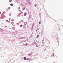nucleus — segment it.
Wrapping results in <instances>:
<instances>
[{"label": "nucleus", "instance_id": "obj_6", "mask_svg": "<svg viewBox=\"0 0 63 63\" xmlns=\"http://www.w3.org/2000/svg\"><path fill=\"white\" fill-rule=\"evenodd\" d=\"M13 34L14 35H16V33L14 32H13Z\"/></svg>", "mask_w": 63, "mask_h": 63}, {"label": "nucleus", "instance_id": "obj_23", "mask_svg": "<svg viewBox=\"0 0 63 63\" xmlns=\"http://www.w3.org/2000/svg\"><path fill=\"white\" fill-rule=\"evenodd\" d=\"M37 31H38V30H36V32H37Z\"/></svg>", "mask_w": 63, "mask_h": 63}, {"label": "nucleus", "instance_id": "obj_17", "mask_svg": "<svg viewBox=\"0 0 63 63\" xmlns=\"http://www.w3.org/2000/svg\"><path fill=\"white\" fill-rule=\"evenodd\" d=\"M20 7H19V8H18V9H20Z\"/></svg>", "mask_w": 63, "mask_h": 63}, {"label": "nucleus", "instance_id": "obj_13", "mask_svg": "<svg viewBox=\"0 0 63 63\" xmlns=\"http://www.w3.org/2000/svg\"><path fill=\"white\" fill-rule=\"evenodd\" d=\"M53 56H54V53H53Z\"/></svg>", "mask_w": 63, "mask_h": 63}, {"label": "nucleus", "instance_id": "obj_12", "mask_svg": "<svg viewBox=\"0 0 63 63\" xmlns=\"http://www.w3.org/2000/svg\"><path fill=\"white\" fill-rule=\"evenodd\" d=\"M25 45H26V46H27V45H28V44L26 43L25 44Z\"/></svg>", "mask_w": 63, "mask_h": 63}, {"label": "nucleus", "instance_id": "obj_16", "mask_svg": "<svg viewBox=\"0 0 63 63\" xmlns=\"http://www.w3.org/2000/svg\"><path fill=\"white\" fill-rule=\"evenodd\" d=\"M27 60H29V58H28L27 59Z\"/></svg>", "mask_w": 63, "mask_h": 63}, {"label": "nucleus", "instance_id": "obj_8", "mask_svg": "<svg viewBox=\"0 0 63 63\" xmlns=\"http://www.w3.org/2000/svg\"><path fill=\"white\" fill-rule=\"evenodd\" d=\"M10 5L11 6H13V4L12 3Z\"/></svg>", "mask_w": 63, "mask_h": 63}, {"label": "nucleus", "instance_id": "obj_4", "mask_svg": "<svg viewBox=\"0 0 63 63\" xmlns=\"http://www.w3.org/2000/svg\"><path fill=\"white\" fill-rule=\"evenodd\" d=\"M20 27H22L23 26L22 25H21L20 26Z\"/></svg>", "mask_w": 63, "mask_h": 63}, {"label": "nucleus", "instance_id": "obj_9", "mask_svg": "<svg viewBox=\"0 0 63 63\" xmlns=\"http://www.w3.org/2000/svg\"><path fill=\"white\" fill-rule=\"evenodd\" d=\"M33 35H32V34H31V36L30 37V38H31V37H32V36Z\"/></svg>", "mask_w": 63, "mask_h": 63}, {"label": "nucleus", "instance_id": "obj_15", "mask_svg": "<svg viewBox=\"0 0 63 63\" xmlns=\"http://www.w3.org/2000/svg\"><path fill=\"white\" fill-rule=\"evenodd\" d=\"M39 24H41V21H40L39 22Z\"/></svg>", "mask_w": 63, "mask_h": 63}, {"label": "nucleus", "instance_id": "obj_24", "mask_svg": "<svg viewBox=\"0 0 63 63\" xmlns=\"http://www.w3.org/2000/svg\"><path fill=\"white\" fill-rule=\"evenodd\" d=\"M30 54H29V55H30Z\"/></svg>", "mask_w": 63, "mask_h": 63}, {"label": "nucleus", "instance_id": "obj_10", "mask_svg": "<svg viewBox=\"0 0 63 63\" xmlns=\"http://www.w3.org/2000/svg\"><path fill=\"white\" fill-rule=\"evenodd\" d=\"M11 1H12V0H9V2H11Z\"/></svg>", "mask_w": 63, "mask_h": 63}, {"label": "nucleus", "instance_id": "obj_20", "mask_svg": "<svg viewBox=\"0 0 63 63\" xmlns=\"http://www.w3.org/2000/svg\"><path fill=\"white\" fill-rule=\"evenodd\" d=\"M36 47H38V46H36Z\"/></svg>", "mask_w": 63, "mask_h": 63}, {"label": "nucleus", "instance_id": "obj_11", "mask_svg": "<svg viewBox=\"0 0 63 63\" xmlns=\"http://www.w3.org/2000/svg\"><path fill=\"white\" fill-rule=\"evenodd\" d=\"M38 37H39V35H38L36 37V38H38Z\"/></svg>", "mask_w": 63, "mask_h": 63}, {"label": "nucleus", "instance_id": "obj_14", "mask_svg": "<svg viewBox=\"0 0 63 63\" xmlns=\"http://www.w3.org/2000/svg\"><path fill=\"white\" fill-rule=\"evenodd\" d=\"M34 6H35V7H36V6H37V5L35 4V5Z\"/></svg>", "mask_w": 63, "mask_h": 63}, {"label": "nucleus", "instance_id": "obj_7", "mask_svg": "<svg viewBox=\"0 0 63 63\" xmlns=\"http://www.w3.org/2000/svg\"><path fill=\"white\" fill-rule=\"evenodd\" d=\"M24 60H26V57H24Z\"/></svg>", "mask_w": 63, "mask_h": 63}, {"label": "nucleus", "instance_id": "obj_22", "mask_svg": "<svg viewBox=\"0 0 63 63\" xmlns=\"http://www.w3.org/2000/svg\"><path fill=\"white\" fill-rule=\"evenodd\" d=\"M19 12H20V10H19Z\"/></svg>", "mask_w": 63, "mask_h": 63}, {"label": "nucleus", "instance_id": "obj_2", "mask_svg": "<svg viewBox=\"0 0 63 63\" xmlns=\"http://www.w3.org/2000/svg\"><path fill=\"white\" fill-rule=\"evenodd\" d=\"M34 26V24L33 23L32 24V27H33Z\"/></svg>", "mask_w": 63, "mask_h": 63}, {"label": "nucleus", "instance_id": "obj_18", "mask_svg": "<svg viewBox=\"0 0 63 63\" xmlns=\"http://www.w3.org/2000/svg\"><path fill=\"white\" fill-rule=\"evenodd\" d=\"M8 9H10V7H9L8 8Z\"/></svg>", "mask_w": 63, "mask_h": 63}, {"label": "nucleus", "instance_id": "obj_21", "mask_svg": "<svg viewBox=\"0 0 63 63\" xmlns=\"http://www.w3.org/2000/svg\"><path fill=\"white\" fill-rule=\"evenodd\" d=\"M25 5H27V3H26L25 4Z\"/></svg>", "mask_w": 63, "mask_h": 63}, {"label": "nucleus", "instance_id": "obj_25", "mask_svg": "<svg viewBox=\"0 0 63 63\" xmlns=\"http://www.w3.org/2000/svg\"><path fill=\"white\" fill-rule=\"evenodd\" d=\"M5 27H7V26H5Z\"/></svg>", "mask_w": 63, "mask_h": 63}, {"label": "nucleus", "instance_id": "obj_19", "mask_svg": "<svg viewBox=\"0 0 63 63\" xmlns=\"http://www.w3.org/2000/svg\"><path fill=\"white\" fill-rule=\"evenodd\" d=\"M21 14H23V12H21Z\"/></svg>", "mask_w": 63, "mask_h": 63}, {"label": "nucleus", "instance_id": "obj_5", "mask_svg": "<svg viewBox=\"0 0 63 63\" xmlns=\"http://www.w3.org/2000/svg\"><path fill=\"white\" fill-rule=\"evenodd\" d=\"M27 22H25V23H24V24L25 25H26V24H27Z\"/></svg>", "mask_w": 63, "mask_h": 63}, {"label": "nucleus", "instance_id": "obj_3", "mask_svg": "<svg viewBox=\"0 0 63 63\" xmlns=\"http://www.w3.org/2000/svg\"><path fill=\"white\" fill-rule=\"evenodd\" d=\"M33 29H34V28H33V27H32V29H31V30H32V31H33Z\"/></svg>", "mask_w": 63, "mask_h": 63}, {"label": "nucleus", "instance_id": "obj_1", "mask_svg": "<svg viewBox=\"0 0 63 63\" xmlns=\"http://www.w3.org/2000/svg\"><path fill=\"white\" fill-rule=\"evenodd\" d=\"M26 13H25L24 15V16H26Z\"/></svg>", "mask_w": 63, "mask_h": 63}]
</instances>
